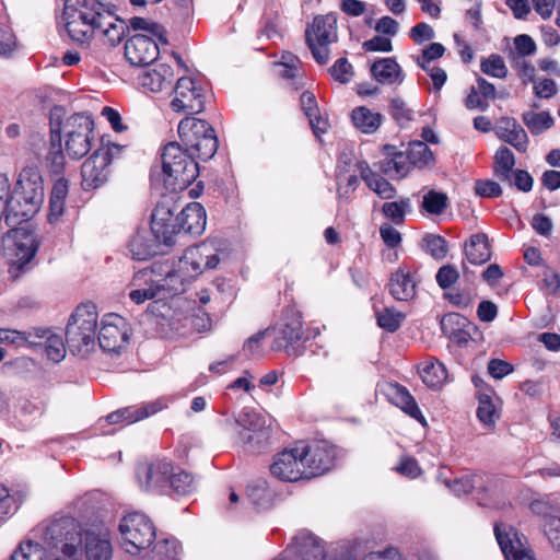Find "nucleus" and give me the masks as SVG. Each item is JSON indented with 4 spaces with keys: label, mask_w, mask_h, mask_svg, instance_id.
Instances as JSON below:
<instances>
[{
    "label": "nucleus",
    "mask_w": 560,
    "mask_h": 560,
    "mask_svg": "<svg viewBox=\"0 0 560 560\" xmlns=\"http://www.w3.org/2000/svg\"><path fill=\"white\" fill-rule=\"evenodd\" d=\"M383 115L372 112L365 106L355 107L351 113L354 127L362 133L372 135L378 130L383 122Z\"/></svg>",
    "instance_id": "nucleus-32"
},
{
    "label": "nucleus",
    "mask_w": 560,
    "mask_h": 560,
    "mask_svg": "<svg viewBox=\"0 0 560 560\" xmlns=\"http://www.w3.org/2000/svg\"><path fill=\"white\" fill-rule=\"evenodd\" d=\"M384 159L380 162V170L392 178H402L411 170L407 152L398 151L393 145L383 147Z\"/></svg>",
    "instance_id": "nucleus-24"
},
{
    "label": "nucleus",
    "mask_w": 560,
    "mask_h": 560,
    "mask_svg": "<svg viewBox=\"0 0 560 560\" xmlns=\"http://www.w3.org/2000/svg\"><path fill=\"white\" fill-rule=\"evenodd\" d=\"M408 210H410V200L407 198L400 199L399 201L385 202L382 207L384 217L396 225L404 223Z\"/></svg>",
    "instance_id": "nucleus-45"
},
{
    "label": "nucleus",
    "mask_w": 560,
    "mask_h": 560,
    "mask_svg": "<svg viewBox=\"0 0 560 560\" xmlns=\"http://www.w3.org/2000/svg\"><path fill=\"white\" fill-rule=\"evenodd\" d=\"M197 154L179 143H167L162 152L164 183L172 190H183L198 177Z\"/></svg>",
    "instance_id": "nucleus-5"
},
{
    "label": "nucleus",
    "mask_w": 560,
    "mask_h": 560,
    "mask_svg": "<svg viewBox=\"0 0 560 560\" xmlns=\"http://www.w3.org/2000/svg\"><path fill=\"white\" fill-rule=\"evenodd\" d=\"M175 212L176 206L173 197H163L152 210L150 220L151 234L163 248L172 247L176 242V236L182 233L177 213Z\"/></svg>",
    "instance_id": "nucleus-15"
},
{
    "label": "nucleus",
    "mask_w": 560,
    "mask_h": 560,
    "mask_svg": "<svg viewBox=\"0 0 560 560\" xmlns=\"http://www.w3.org/2000/svg\"><path fill=\"white\" fill-rule=\"evenodd\" d=\"M294 542L302 556L313 553L314 557H319L324 555V548L318 539L310 534H300L294 538Z\"/></svg>",
    "instance_id": "nucleus-50"
},
{
    "label": "nucleus",
    "mask_w": 560,
    "mask_h": 560,
    "mask_svg": "<svg viewBox=\"0 0 560 560\" xmlns=\"http://www.w3.org/2000/svg\"><path fill=\"white\" fill-rule=\"evenodd\" d=\"M514 46L517 56L528 57L536 52L537 46L535 40L527 34H521L514 37Z\"/></svg>",
    "instance_id": "nucleus-58"
},
{
    "label": "nucleus",
    "mask_w": 560,
    "mask_h": 560,
    "mask_svg": "<svg viewBox=\"0 0 560 560\" xmlns=\"http://www.w3.org/2000/svg\"><path fill=\"white\" fill-rule=\"evenodd\" d=\"M172 466L166 462L143 463L137 468L140 487L145 490H156L165 486Z\"/></svg>",
    "instance_id": "nucleus-22"
},
{
    "label": "nucleus",
    "mask_w": 560,
    "mask_h": 560,
    "mask_svg": "<svg viewBox=\"0 0 560 560\" xmlns=\"http://www.w3.org/2000/svg\"><path fill=\"white\" fill-rule=\"evenodd\" d=\"M119 533L124 548L131 555L151 546L155 538V527L151 520L142 513H130L119 523Z\"/></svg>",
    "instance_id": "nucleus-13"
},
{
    "label": "nucleus",
    "mask_w": 560,
    "mask_h": 560,
    "mask_svg": "<svg viewBox=\"0 0 560 560\" xmlns=\"http://www.w3.org/2000/svg\"><path fill=\"white\" fill-rule=\"evenodd\" d=\"M422 247L435 259H443L447 254L446 241L440 235H425L422 240Z\"/></svg>",
    "instance_id": "nucleus-49"
},
{
    "label": "nucleus",
    "mask_w": 560,
    "mask_h": 560,
    "mask_svg": "<svg viewBox=\"0 0 560 560\" xmlns=\"http://www.w3.org/2000/svg\"><path fill=\"white\" fill-rule=\"evenodd\" d=\"M174 81V71L166 63L155 65L153 68L145 69L138 75L140 86L150 92H161L168 89Z\"/></svg>",
    "instance_id": "nucleus-23"
},
{
    "label": "nucleus",
    "mask_w": 560,
    "mask_h": 560,
    "mask_svg": "<svg viewBox=\"0 0 560 560\" xmlns=\"http://www.w3.org/2000/svg\"><path fill=\"white\" fill-rule=\"evenodd\" d=\"M494 534L505 560H536L526 548L525 536L514 527L502 523L497 524Z\"/></svg>",
    "instance_id": "nucleus-18"
},
{
    "label": "nucleus",
    "mask_w": 560,
    "mask_h": 560,
    "mask_svg": "<svg viewBox=\"0 0 560 560\" xmlns=\"http://www.w3.org/2000/svg\"><path fill=\"white\" fill-rule=\"evenodd\" d=\"M545 534L557 550H560V517H550L545 523Z\"/></svg>",
    "instance_id": "nucleus-60"
},
{
    "label": "nucleus",
    "mask_w": 560,
    "mask_h": 560,
    "mask_svg": "<svg viewBox=\"0 0 560 560\" xmlns=\"http://www.w3.org/2000/svg\"><path fill=\"white\" fill-rule=\"evenodd\" d=\"M86 560H112L113 547L108 528L105 526H92L82 529V546Z\"/></svg>",
    "instance_id": "nucleus-20"
},
{
    "label": "nucleus",
    "mask_w": 560,
    "mask_h": 560,
    "mask_svg": "<svg viewBox=\"0 0 560 560\" xmlns=\"http://www.w3.org/2000/svg\"><path fill=\"white\" fill-rule=\"evenodd\" d=\"M167 482H170L173 490L179 495H187L192 493L197 489V485L194 478L184 470L172 471L167 476Z\"/></svg>",
    "instance_id": "nucleus-42"
},
{
    "label": "nucleus",
    "mask_w": 560,
    "mask_h": 560,
    "mask_svg": "<svg viewBox=\"0 0 560 560\" xmlns=\"http://www.w3.org/2000/svg\"><path fill=\"white\" fill-rule=\"evenodd\" d=\"M488 372L493 378L500 380L512 373L513 366L506 361L492 359L488 363Z\"/></svg>",
    "instance_id": "nucleus-64"
},
{
    "label": "nucleus",
    "mask_w": 560,
    "mask_h": 560,
    "mask_svg": "<svg viewBox=\"0 0 560 560\" xmlns=\"http://www.w3.org/2000/svg\"><path fill=\"white\" fill-rule=\"evenodd\" d=\"M393 390V402L408 416L412 417L421 423H425L424 417L422 416L415 398L409 394V392L399 385H395Z\"/></svg>",
    "instance_id": "nucleus-36"
},
{
    "label": "nucleus",
    "mask_w": 560,
    "mask_h": 560,
    "mask_svg": "<svg viewBox=\"0 0 560 560\" xmlns=\"http://www.w3.org/2000/svg\"><path fill=\"white\" fill-rule=\"evenodd\" d=\"M15 200L12 208L21 222L27 221L40 209L44 202V179L36 166H25L19 174L14 190Z\"/></svg>",
    "instance_id": "nucleus-8"
},
{
    "label": "nucleus",
    "mask_w": 560,
    "mask_h": 560,
    "mask_svg": "<svg viewBox=\"0 0 560 560\" xmlns=\"http://www.w3.org/2000/svg\"><path fill=\"white\" fill-rule=\"evenodd\" d=\"M33 339H45V350L49 360L60 362L66 355V347L61 336L46 329H34Z\"/></svg>",
    "instance_id": "nucleus-34"
},
{
    "label": "nucleus",
    "mask_w": 560,
    "mask_h": 560,
    "mask_svg": "<svg viewBox=\"0 0 560 560\" xmlns=\"http://www.w3.org/2000/svg\"><path fill=\"white\" fill-rule=\"evenodd\" d=\"M207 93L194 79L182 77L174 88L171 109L176 114L194 115L203 110Z\"/></svg>",
    "instance_id": "nucleus-16"
},
{
    "label": "nucleus",
    "mask_w": 560,
    "mask_h": 560,
    "mask_svg": "<svg viewBox=\"0 0 560 560\" xmlns=\"http://www.w3.org/2000/svg\"><path fill=\"white\" fill-rule=\"evenodd\" d=\"M409 36L415 43L422 44L434 37V31L429 24L421 22L410 30Z\"/></svg>",
    "instance_id": "nucleus-62"
},
{
    "label": "nucleus",
    "mask_w": 560,
    "mask_h": 560,
    "mask_svg": "<svg viewBox=\"0 0 560 560\" xmlns=\"http://www.w3.org/2000/svg\"><path fill=\"white\" fill-rule=\"evenodd\" d=\"M495 173L501 180L511 183L512 170L515 165L513 152L506 147L498 149L494 155Z\"/></svg>",
    "instance_id": "nucleus-39"
},
{
    "label": "nucleus",
    "mask_w": 560,
    "mask_h": 560,
    "mask_svg": "<svg viewBox=\"0 0 560 560\" xmlns=\"http://www.w3.org/2000/svg\"><path fill=\"white\" fill-rule=\"evenodd\" d=\"M164 408L163 404L160 401H154L138 408H124L112 412L107 416V421L112 424L126 421L127 423H133L139 420H142L151 415L156 413L158 411Z\"/></svg>",
    "instance_id": "nucleus-30"
},
{
    "label": "nucleus",
    "mask_w": 560,
    "mask_h": 560,
    "mask_svg": "<svg viewBox=\"0 0 560 560\" xmlns=\"http://www.w3.org/2000/svg\"><path fill=\"white\" fill-rule=\"evenodd\" d=\"M124 147L107 142L88 158L81 166L82 187L85 190L96 189L104 185L110 174V163L120 155Z\"/></svg>",
    "instance_id": "nucleus-12"
},
{
    "label": "nucleus",
    "mask_w": 560,
    "mask_h": 560,
    "mask_svg": "<svg viewBox=\"0 0 560 560\" xmlns=\"http://www.w3.org/2000/svg\"><path fill=\"white\" fill-rule=\"evenodd\" d=\"M131 287L151 289V291L158 292L159 299H164L166 295H174L182 292V288L177 283V278L175 277L174 271L162 277V275H156L153 268H145L135 273Z\"/></svg>",
    "instance_id": "nucleus-19"
},
{
    "label": "nucleus",
    "mask_w": 560,
    "mask_h": 560,
    "mask_svg": "<svg viewBox=\"0 0 560 560\" xmlns=\"http://www.w3.org/2000/svg\"><path fill=\"white\" fill-rule=\"evenodd\" d=\"M223 427L229 432H235L249 452H259L269 440V429L265 418L250 408H244L237 417L228 418Z\"/></svg>",
    "instance_id": "nucleus-10"
},
{
    "label": "nucleus",
    "mask_w": 560,
    "mask_h": 560,
    "mask_svg": "<svg viewBox=\"0 0 560 560\" xmlns=\"http://www.w3.org/2000/svg\"><path fill=\"white\" fill-rule=\"evenodd\" d=\"M411 166L424 167L433 162V153L423 141H413L407 151Z\"/></svg>",
    "instance_id": "nucleus-43"
},
{
    "label": "nucleus",
    "mask_w": 560,
    "mask_h": 560,
    "mask_svg": "<svg viewBox=\"0 0 560 560\" xmlns=\"http://www.w3.org/2000/svg\"><path fill=\"white\" fill-rule=\"evenodd\" d=\"M337 194L340 199H348L359 185L358 176L354 174L346 176L340 173L337 176Z\"/></svg>",
    "instance_id": "nucleus-55"
},
{
    "label": "nucleus",
    "mask_w": 560,
    "mask_h": 560,
    "mask_svg": "<svg viewBox=\"0 0 560 560\" xmlns=\"http://www.w3.org/2000/svg\"><path fill=\"white\" fill-rule=\"evenodd\" d=\"M156 43L147 35L137 34L128 38L125 44L126 59L132 66H148L159 56Z\"/></svg>",
    "instance_id": "nucleus-21"
},
{
    "label": "nucleus",
    "mask_w": 560,
    "mask_h": 560,
    "mask_svg": "<svg viewBox=\"0 0 560 560\" xmlns=\"http://www.w3.org/2000/svg\"><path fill=\"white\" fill-rule=\"evenodd\" d=\"M221 261V250L215 241H205L196 246L186 249L179 258L174 271L177 283L184 291L187 282L196 279L206 270L218 267Z\"/></svg>",
    "instance_id": "nucleus-7"
},
{
    "label": "nucleus",
    "mask_w": 560,
    "mask_h": 560,
    "mask_svg": "<svg viewBox=\"0 0 560 560\" xmlns=\"http://www.w3.org/2000/svg\"><path fill=\"white\" fill-rule=\"evenodd\" d=\"M494 132L497 137L514 147L518 152L527 149L528 137L522 126L510 117H502L498 120Z\"/></svg>",
    "instance_id": "nucleus-27"
},
{
    "label": "nucleus",
    "mask_w": 560,
    "mask_h": 560,
    "mask_svg": "<svg viewBox=\"0 0 560 560\" xmlns=\"http://www.w3.org/2000/svg\"><path fill=\"white\" fill-rule=\"evenodd\" d=\"M523 121L533 135H539L553 126V118L549 112L529 110L523 114Z\"/></svg>",
    "instance_id": "nucleus-40"
},
{
    "label": "nucleus",
    "mask_w": 560,
    "mask_h": 560,
    "mask_svg": "<svg viewBox=\"0 0 560 560\" xmlns=\"http://www.w3.org/2000/svg\"><path fill=\"white\" fill-rule=\"evenodd\" d=\"M335 456V448L326 442L314 445L300 444L277 454L270 472L282 481L308 480L330 470Z\"/></svg>",
    "instance_id": "nucleus-2"
},
{
    "label": "nucleus",
    "mask_w": 560,
    "mask_h": 560,
    "mask_svg": "<svg viewBox=\"0 0 560 560\" xmlns=\"http://www.w3.org/2000/svg\"><path fill=\"white\" fill-rule=\"evenodd\" d=\"M331 77L340 82L348 83L353 75L352 66L347 58H339L329 69Z\"/></svg>",
    "instance_id": "nucleus-53"
},
{
    "label": "nucleus",
    "mask_w": 560,
    "mask_h": 560,
    "mask_svg": "<svg viewBox=\"0 0 560 560\" xmlns=\"http://www.w3.org/2000/svg\"><path fill=\"white\" fill-rule=\"evenodd\" d=\"M33 331H20L14 329H0V342L15 346H36L37 342L33 339Z\"/></svg>",
    "instance_id": "nucleus-46"
},
{
    "label": "nucleus",
    "mask_w": 560,
    "mask_h": 560,
    "mask_svg": "<svg viewBox=\"0 0 560 560\" xmlns=\"http://www.w3.org/2000/svg\"><path fill=\"white\" fill-rule=\"evenodd\" d=\"M493 395L494 392L491 388H488L487 393H479L478 395L477 417L486 425H492L499 419L497 407L492 400Z\"/></svg>",
    "instance_id": "nucleus-38"
},
{
    "label": "nucleus",
    "mask_w": 560,
    "mask_h": 560,
    "mask_svg": "<svg viewBox=\"0 0 560 560\" xmlns=\"http://www.w3.org/2000/svg\"><path fill=\"white\" fill-rule=\"evenodd\" d=\"M419 372L423 383L431 388L440 387L447 377L446 369L440 361L423 362Z\"/></svg>",
    "instance_id": "nucleus-37"
},
{
    "label": "nucleus",
    "mask_w": 560,
    "mask_h": 560,
    "mask_svg": "<svg viewBox=\"0 0 560 560\" xmlns=\"http://www.w3.org/2000/svg\"><path fill=\"white\" fill-rule=\"evenodd\" d=\"M62 21L70 38L80 44L97 35L104 44L115 47L128 30L117 16L113 0H65Z\"/></svg>",
    "instance_id": "nucleus-1"
},
{
    "label": "nucleus",
    "mask_w": 560,
    "mask_h": 560,
    "mask_svg": "<svg viewBox=\"0 0 560 560\" xmlns=\"http://www.w3.org/2000/svg\"><path fill=\"white\" fill-rule=\"evenodd\" d=\"M480 69L485 74L498 79H504L508 75V68L503 58L495 54L483 58L480 62Z\"/></svg>",
    "instance_id": "nucleus-48"
},
{
    "label": "nucleus",
    "mask_w": 560,
    "mask_h": 560,
    "mask_svg": "<svg viewBox=\"0 0 560 560\" xmlns=\"http://www.w3.org/2000/svg\"><path fill=\"white\" fill-rule=\"evenodd\" d=\"M47 547L44 544L27 540L21 542L12 553L10 560H46Z\"/></svg>",
    "instance_id": "nucleus-41"
},
{
    "label": "nucleus",
    "mask_w": 560,
    "mask_h": 560,
    "mask_svg": "<svg viewBox=\"0 0 560 560\" xmlns=\"http://www.w3.org/2000/svg\"><path fill=\"white\" fill-rule=\"evenodd\" d=\"M178 135L184 148L202 161L213 158L218 150L214 129L203 119L185 117L178 125Z\"/></svg>",
    "instance_id": "nucleus-11"
},
{
    "label": "nucleus",
    "mask_w": 560,
    "mask_h": 560,
    "mask_svg": "<svg viewBox=\"0 0 560 560\" xmlns=\"http://www.w3.org/2000/svg\"><path fill=\"white\" fill-rule=\"evenodd\" d=\"M535 94L540 98H550L556 95L558 88L552 79H538L534 81Z\"/></svg>",
    "instance_id": "nucleus-61"
},
{
    "label": "nucleus",
    "mask_w": 560,
    "mask_h": 560,
    "mask_svg": "<svg viewBox=\"0 0 560 560\" xmlns=\"http://www.w3.org/2000/svg\"><path fill=\"white\" fill-rule=\"evenodd\" d=\"M98 347L108 353H119L129 341L127 320L115 313L103 316L97 336Z\"/></svg>",
    "instance_id": "nucleus-17"
},
{
    "label": "nucleus",
    "mask_w": 560,
    "mask_h": 560,
    "mask_svg": "<svg viewBox=\"0 0 560 560\" xmlns=\"http://www.w3.org/2000/svg\"><path fill=\"white\" fill-rule=\"evenodd\" d=\"M422 206L431 214H440L447 207V196L443 192L430 190L423 197Z\"/></svg>",
    "instance_id": "nucleus-51"
},
{
    "label": "nucleus",
    "mask_w": 560,
    "mask_h": 560,
    "mask_svg": "<svg viewBox=\"0 0 560 560\" xmlns=\"http://www.w3.org/2000/svg\"><path fill=\"white\" fill-rule=\"evenodd\" d=\"M459 278L457 269L451 265L441 267L436 273V282L442 289L453 285Z\"/></svg>",
    "instance_id": "nucleus-59"
},
{
    "label": "nucleus",
    "mask_w": 560,
    "mask_h": 560,
    "mask_svg": "<svg viewBox=\"0 0 560 560\" xmlns=\"http://www.w3.org/2000/svg\"><path fill=\"white\" fill-rule=\"evenodd\" d=\"M376 318L380 327L389 332H394L400 327L406 315L394 308L385 307L383 311L377 312Z\"/></svg>",
    "instance_id": "nucleus-47"
},
{
    "label": "nucleus",
    "mask_w": 560,
    "mask_h": 560,
    "mask_svg": "<svg viewBox=\"0 0 560 560\" xmlns=\"http://www.w3.org/2000/svg\"><path fill=\"white\" fill-rule=\"evenodd\" d=\"M43 540L52 560H82V527L74 518L62 517L45 529Z\"/></svg>",
    "instance_id": "nucleus-4"
},
{
    "label": "nucleus",
    "mask_w": 560,
    "mask_h": 560,
    "mask_svg": "<svg viewBox=\"0 0 560 560\" xmlns=\"http://www.w3.org/2000/svg\"><path fill=\"white\" fill-rule=\"evenodd\" d=\"M39 247V238L27 224L12 229L4 238V253L10 265V273L14 277L30 268Z\"/></svg>",
    "instance_id": "nucleus-9"
},
{
    "label": "nucleus",
    "mask_w": 560,
    "mask_h": 560,
    "mask_svg": "<svg viewBox=\"0 0 560 560\" xmlns=\"http://www.w3.org/2000/svg\"><path fill=\"white\" fill-rule=\"evenodd\" d=\"M281 334L283 339L288 340L289 342L304 339L306 340L310 338V335H306L303 329L301 315L295 312H292L288 317V322L283 325Z\"/></svg>",
    "instance_id": "nucleus-44"
},
{
    "label": "nucleus",
    "mask_w": 560,
    "mask_h": 560,
    "mask_svg": "<svg viewBox=\"0 0 560 560\" xmlns=\"http://www.w3.org/2000/svg\"><path fill=\"white\" fill-rule=\"evenodd\" d=\"M97 319L94 304H82L75 308L66 330V341L73 354L86 357L95 350Z\"/></svg>",
    "instance_id": "nucleus-6"
},
{
    "label": "nucleus",
    "mask_w": 560,
    "mask_h": 560,
    "mask_svg": "<svg viewBox=\"0 0 560 560\" xmlns=\"http://www.w3.org/2000/svg\"><path fill=\"white\" fill-rule=\"evenodd\" d=\"M16 509L15 497L5 487L0 486V523L10 517Z\"/></svg>",
    "instance_id": "nucleus-54"
},
{
    "label": "nucleus",
    "mask_w": 560,
    "mask_h": 560,
    "mask_svg": "<svg viewBox=\"0 0 560 560\" xmlns=\"http://www.w3.org/2000/svg\"><path fill=\"white\" fill-rule=\"evenodd\" d=\"M542 289L551 295L560 294V275L551 268H546L541 278Z\"/></svg>",
    "instance_id": "nucleus-57"
},
{
    "label": "nucleus",
    "mask_w": 560,
    "mask_h": 560,
    "mask_svg": "<svg viewBox=\"0 0 560 560\" xmlns=\"http://www.w3.org/2000/svg\"><path fill=\"white\" fill-rule=\"evenodd\" d=\"M128 250L136 260H148L155 255L164 254L163 246L144 230L137 231L128 244Z\"/></svg>",
    "instance_id": "nucleus-26"
},
{
    "label": "nucleus",
    "mask_w": 560,
    "mask_h": 560,
    "mask_svg": "<svg viewBox=\"0 0 560 560\" xmlns=\"http://www.w3.org/2000/svg\"><path fill=\"white\" fill-rule=\"evenodd\" d=\"M68 180L59 178L52 186L50 199H49V214L48 219L50 223L59 220L65 210V201L68 195Z\"/></svg>",
    "instance_id": "nucleus-35"
},
{
    "label": "nucleus",
    "mask_w": 560,
    "mask_h": 560,
    "mask_svg": "<svg viewBox=\"0 0 560 560\" xmlns=\"http://www.w3.org/2000/svg\"><path fill=\"white\" fill-rule=\"evenodd\" d=\"M362 47L365 51L390 52L393 50L392 40L383 36H374L373 38L365 40Z\"/></svg>",
    "instance_id": "nucleus-63"
},
{
    "label": "nucleus",
    "mask_w": 560,
    "mask_h": 560,
    "mask_svg": "<svg viewBox=\"0 0 560 560\" xmlns=\"http://www.w3.org/2000/svg\"><path fill=\"white\" fill-rule=\"evenodd\" d=\"M177 219L182 233L198 236L206 230L207 215L199 202L188 203L177 213Z\"/></svg>",
    "instance_id": "nucleus-25"
},
{
    "label": "nucleus",
    "mask_w": 560,
    "mask_h": 560,
    "mask_svg": "<svg viewBox=\"0 0 560 560\" xmlns=\"http://www.w3.org/2000/svg\"><path fill=\"white\" fill-rule=\"evenodd\" d=\"M360 176L368 187L382 199H393L396 196L395 187L377 173L373 172L366 162L358 164Z\"/></svg>",
    "instance_id": "nucleus-29"
},
{
    "label": "nucleus",
    "mask_w": 560,
    "mask_h": 560,
    "mask_svg": "<svg viewBox=\"0 0 560 560\" xmlns=\"http://www.w3.org/2000/svg\"><path fill=\"white\" fill-rule=\"evenodd\" d=\"M61 108L52 112V117L59 116ZM55 121V118H51ZM94 121L90 115L84 113L69 116L61 128L55 129L51 122V140L48 160L51 162L55 171L63 165V153L61 145V133L65 137V149L73 159H81L88 154L94 140Z\"/></svg>",
    "instance_id": "nucleus-3"
},
{
    "label": "nucleus",
    "mask_w": 560,
    "mask_h": 560,
    "mask_svg": "<svg viewBox=\"0 0 560 560\" xmlns=\"http://www.w3.org/2000/svg\"><path fill=\"white\" fill-rule=\"evenodd\" d=\"M445 52V48L440 43H432L425 47L420 55L417 56V65L423 69L429 70L431 61L441 58Z\"/></svg>",
    "instance_id": "nucleus-52"
},
{
    "label": "nucleus",
    "mask_w": 560,
    "mask_h": 560,
    "mask_svg": "<svg viewBox=\"0 0 560 560\" xmlns=\"http://www.w3.org/2000/svg\"><path fill=\"white\" fill-rule=\"evenodd\" d=\"M305 39L314 59L326 65L330 58L329 45L337 40V18L334 13L318 15L306 28Z\"/></svg>",
    "instance_id": "nucleus-14"
},
{
    "label": "nucleus",
    "mask_w": 560,
    "mask_h": 560,
    "mask_svg": "<svg viewBox=\"0 0 560 560\" xmlns=\"http://www.w3.org/2000/svg\"><path fill=\"white\" fill-rule=\"evenodd\" d=\"M371 72L374 79L382 84H400L405 74L394 58H382L373 62Z\"/></svg>",
    "instance_id": "nucleus-28"
},
{
    "label": "nucleus",
    "mask_w": 560,
    "mask_h": 560,
    "mask_svg": "<svg viewBox=\"0 0 560 560\" xmlns=\"http://www.w3.org/2000/svg\"><path fill=\"white\" fill-rule=\"evenodd\" d=\"M389 110L393 118L399 124L411 120V110L407 107L405 101L399 97L390 100Z\"/></svg>",
    "instance_id": "nucleus-56"
},
{
    "label": "nucleus",
    "mask_w": 560,
    "mask_h": 560,
    "mask_svg": "<svg viewBox=\"0 0 560 560\" xmlns=\"http://www.w3.org/2000/svg\"><path fill=\"white\" fill-rule=\"evenodd\" d=\"M389 292L398 301H409L416 295V282L408 271L397 270L392 275Z\"/></svg>",
    "instance_id": "nucleus-31"
},
{
    "label": "nucleus",
    "mask_w": 560,
    "mask_h": 560,
    "mask_svg": "<svg viewBox=\"0 0 560 560\" xmlns=\"http://www.w3.org/2000/svg\"><path fill=\"white\" fill-rule=\"evenodd\" d=\"M465 255L469 262L481 265L491 257L488 237L483 233L474 234L465 245Z\"/></svg>",
    "instance_id": "nucleus-33"
}]
</instances>
